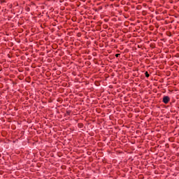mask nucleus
<instances>
[{
  "instance_id": "nucleus-1",
  "label": "nucleus",
  "mask_w": 179,
  "mask_h": 179,
  "mask_svg": "<svg viewBox=\"0 0 179 179\" xmlns=\"http://www.w3.org/2000/svg\"><path fill=\"white\" fill-rule=\"evenodd\" d=\"M162 101L164 104H169V103L170 102V96H164L163 97Z\"/></svg>"
},
{
  "instance_id": "nucleus-2",
  "label": "nucleus",
  "mask_w": 179,
  "mask_h": 179,
  "mask_svg": "<svg viewBox=\"0 0 179 179\" xmlns=\"http://www.w3.org/2000/svg\"><path fill=\"white\" fill-rule=\"evenodd\" d=\"M145 78H149V76H150V75L149 74V73L148 71H145Z\"/></svg>"
},
{
  "instance_id": "nucleus-3",
  "label": "nucleus",
  "mask_w": 179,
  "mask_h": 179,
  "mask_svg": "<svg viewBox=\"0 0 179 179\" xmlns=\"http://www.w3.org/2000/svg\"><path fill=\"white\" fill-rule=\"evenodd\" d=\"M71 113H72V111L70 110H66V114L67 115H71Z\"/></svg>"
},
{
  "instance_id": "nucleus-4",
  "label": "nucleus",
  "mask_w": 179,
  "mask_h": 179,
  "mask_svg": "<svg viewBox=\"0 0 179 179\" xmlns=\"http://www.w3.org/2000/svg\"><path fill=\"white\" fill-rule=\"evenodd\" d=\"M78 128H83V124L82 123H78Z\"/></svg>"
},
{
  "instance_id": "nucleus-5",
  "label": "nucleus",
  "mask_w": 179,
  "mask_h": 179,
  "mask_svg": "<svg viewBox=\"0 0 179 179\" xmlns=\"http://www.w3.org/2000/svg\"><path fill=\"white\" fill-rule=\"evenodd\" d=\"M155 46L153 44H151V45H150V48H155Z\"/></svg>"
},
{
  "instance_id": "nucleus-6",
  "label": "nucleus",
  "mask_w": 179,
  "mask_h": 179,
  "mask_svg": "<svg viewBox=\"0 0 179 179\" xmlns=\"http://www.w3.org/2000/svg\"><path fill=\"white\" fill-rule=\"evenodd\" d=\"M120 54H116L115 55L116 58H118L120 57Z\"/></svg>"
},
{
  "instance_id": "nucleus-7",
  "label": "nucleus",
  "mask_w": 179,
  "mask_h": 179,
  "mask_svg": "<svg viewBox=\"0 0 179 179\" xmlns=\"http://www.w3.org/2000/svg\"><path fill=\"white\" fill-rule=\"evenodd\" d=\"M1 2H5V0L1 1Z\"/></svg>"
}]
</instances>
